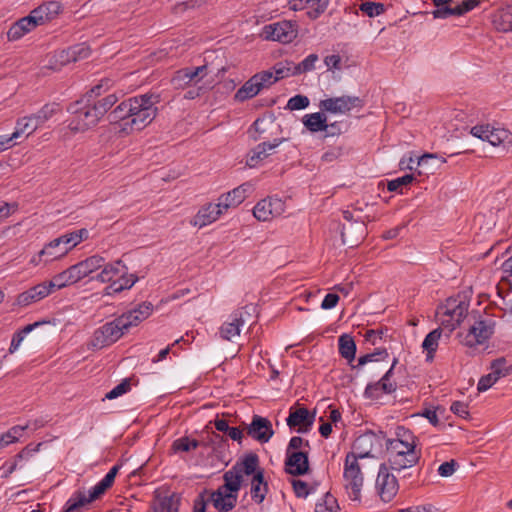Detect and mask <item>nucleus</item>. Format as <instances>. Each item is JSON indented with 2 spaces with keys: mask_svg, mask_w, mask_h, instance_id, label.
I'll use <instances>...</instances> for the list:
<instances>
[{
  "mask_svg": "<svg viewBox=\"0 0 512 512\" xmlns=\"http://www.w3.org/2000/svg\"><path fill=\"white\" fill-rule=\"evenodd\" d=\"M126 318L121 316L107 322L93 333L89 346L94 349H102L118 341L129 330L131 322H124Z\"/></svg>",
  "mask_w": 512,
  "mask_h": 512,
  "instance_id": "6e6552de",
  "label": "nucleus"
},
{
  "mask_svg": "<svg viewBox=\"0 0 512 512\" xmlns=\"http://www.w3.org/2000/svg\"><path fill=\"white\" fill-rule=\"evenodd\" d=\"M397 389V384L391 381H384L380 378L379 381L368 383L364 390V397L366 399L378 400L383 394H391Z\"/></svg>",
  "mask_w": 512,
  "mask_h": 512,
  "instance_id": "c85d7f7f",
  "label": "nucleus"
},
{
  "mask_svg": "<svg viewBox=\"0 0 512 512\" xmlns=\"http://www.w3.org/2000/svg\"><path fill=\"white\" fill-rule=\"evenodd\" d=\"M389 470L391 468L386 463H382L376 478V489L384 502H390L399 489L397 478Z\"/></svg>",
  "mask_w": 512,
  "mask_h": 512,
  "instance_id": "ddd939ff",
  "label": "nucleus"
},
{
  "mask_svg": "<svg viewBox=\"0 0 512 512\" xmlns=\"http://www.w3.org/2000/svg\"><path fill=\"white\" fill-rule=\"evenodd\" d=\"M338 348L339 354L351 364L356 355L354 339L348 334L341 335L338 339Z\"/></svg>",
  "mask_w": 512,
  "mask_h": 512,
  "instance_id": "e433bc0d",
  "label": "nucleus"
},
{
  "mask_svg": "<svg viewBox=\"0 0 512 512\" xmlns=\"http://www.w3.org/2000/svg\"><path fill=\"white\" fill-rule=\"evenodd\" d=\"M347 130V124L344 121H335L328 124V128L324 130L325 137L338 136Z\"/></svg>",
  "mask_w": 512,
  "mask_h": 512,
  "instance_id": "0e129e2a",
  "label": "nucleus"
},
{
  "mask_svg": "<svg viewBox=\"0 0 512 512\" xmlns=\"http://www.w3.org/2000/svg\"><path fill=\"white\" fill-rule=\"evenodd\" d=\"M153 312V305L150 302H142L136 308L129 310L122 315L123 318H126L125 322H131L129 324V329L131 327L137 326L143 320L147 319Z\"/></svg>",
  "mask_w": 512,
  "mask_h": 512,
  "instance_id": "c756f323",
  "label": "nucleus"
},
{
  "mask_svg": "<svg viewBox=\"0 0 512 512\" xmlns=\"http://www.w3.org/2000/svg\"><path fill=\"white\" fill-rule=\"evenodd\" d=\"M38 25L28 15L16 21L8 30L7 37L10 41H16L25 34L35 29Z\"/></svg>",
  "mask_w": 512,
  "mask_h": 512,
  "instance_id": "7c9ffc66",
  "label": "nucleus"
},
{
  "mask_svg": "<svg viewBox=\"0 0 512 512\" xmlns=\"http://www.w3.org/2000/svg\"><path fill=\"white\" fill-rule=\"evenodd\" d=\"M108 489L109 487L101 480L89 490V496L77 490L66 501L62 512H80L83 506L99 499Z\"/></svg>",
  "mask_w": 512,
  "mask_h": 512,
  "instance_id": "9b49d317",
  "label": "nucleus"
},
{
  "mask_svg": "<svg viewBox=\"0 0 512 512\" xmlns=\"http://www.w3.org/2000/svg\"><path fill=\"white\" fill-rule=\"evenodd\" d=\"M295 21L283 20L263 27L262 35L266 40L278 41L283 44L291 43L298 34Z\"/></svg>",
  "mask_w": 512,
  "mask_h": 512,
  "instance_id": "9d476101",
  "label": "nucleus"
},
{
  "mask_svg": "<svg viewBox=\"0 0 512 512\" xmlns=\"http://www.w3.org/2000/svg\"><path fill=\"white\" fill-rule=\"evenodd\" d=\"M359 10L363 12L365 15H367L370 18L379 16L386 11V6L381 2H373V1H363L360 6Z\"/></svg>",
  "mask_w": 512,
  "mask_h": 512,
  "instance_id": "09e8293b",
  "label": "nucleus"
},
{
  "mask_svg": "<svg viewBox=\"0 0 512 512\" xmlns=\"http://www.w3.org/2000/svg\"><path fill=\"white\" fill-rule=\"evenodd\" d=\"M365 105L364 100L357 96H341L323 99L319 103L321 111H326L332 114H345L353 108H363Z\"/></svg>",
  "mask_w": 512,
  "mask_h": 512,
  "instance_id": "f8f14e48",
  "label": "nucleus"
},
{
  "mask_svg": "<svg viewBox=\"0 0 512 512\" xmlns=\"http://www.w3.org/2000/svg\"><path fill=\"white\" fill-rule=\"evenodd\" d=\"M285 140V138H275L271 142L267 141L259 143L247 154L246 165L249 166L250 168L256 167L259 161L269 156V150L275 149Z\"/></svg>",
  "mask_w": 512,
  "mask_h": 512,
  "instance_id": "4be33fe9",
  "label": "nucleus"
},
{
  "mask_svg": "<svg viewBox=\"0 0 512 512\" xmlns=\"http://www.w3.org/2000/svg\"><path fill=\"white\" fill-rule=\"evenodd\" d=\"M119 101L116 93H111L99 100L81 97L70 103L67 111L73 116L68 127L73 132H85L95 127L108 111Z\"/></svg>",
  "mask_w": 512,
  "mask_h": 512,
  "instance_id": "f03ea898",
  "label": "nucleus"
},
{
  "mask_svg": "<svg viewBox=\"0 0 512 512\" xmlns=\"http://www.w3.org/2000/svg\"><path fill=\"white\" fill-rule=\"evenodd\" d=\"M160 102V95L147 93L123 100L114 109H110L107 120L110 124L121 122L123 130L140 131L145 128L157 115L156 104Z\"/></svg>",
  "mask_w": 512,
  "mask_h": 512,
  "instance_id": "f257e3e1",
  "label": "nucleus"
},
{
  "mask_svg": "<svg viewBox=\"0 0 512 512\" xmlns=\"http://www.w3.org/2000/svg\"><path fill=\"white\" fill-rule=\"evenodd\" d=\"M250 189V185L248 183H244L233 190L222 194L218 198V202L220 206L226 211L231 207H237L240 205L247 197V192Z\"/></svg>",
  "mask_w": 512,
  "mask_h": 512,
  "instance_id": "bb28decb",
  "label": "nucleus"
},
{
  "mask_svg": "<svg viewBox=\"0 0 512 512\" xmlns=\"http://www.w3.org/2000/svg\"><path fill=\"white\" fill-rule=\"evenodd\" d=\"M180 497L173 493L159 501L158 506L152 507V512H179Z\"/></svg>",
  "mask_w": 512,
  "mask_h": 512,
  "instance_id": "a19ab883",
  "label": "nucleus"
},
{
  "mask_svg": "<svg viewBox=\"0 0 512 512\" xmlns=\"http://www.w3.org/2000/svg\"><path fill=\"white\" fill-rule=\"evenodd\" d=\"M213 503V506L219 512H229L237 504V493L229 492L224 488L219 487L216 491H213L210 495V499L207 500Z\"/></svg>",
  "mask_w": 512,
  "mask_h": 512,
  "instance_id": "5701e85b",
  "label": "nucleus"
},
{
  "mask_svg": "<svg viewBox=\"0 0 512 512\" xmlns=\"http://www.w3.org/2000/svg\"><path fill=\"white\" fill-rule=\"evenodd\" d=\"M102 270L91 280H97L102 283L110 282L104 289V294L112 296L124 290L130 289L138 281L135 274H128V267L122 260H116L112 263H103Z\"/></svg>",
  "mask_w": 512,
  "mask_h": 512,
  "instance_id": "7ed1b4c3",
  "label": "nucleus"
},
{
  "mask_svg": "<svg viewBox=\"0 0 512 512\" xmlns=\"http://www.w3.org/2000/svg\"><path fill=\"white\" fill-rule=\"evenodd\" d=\"M291 484L295 496L298 498H306L310 493L315 491L316 487H309L308 483L300 479H292Z\"/></svg>",
  "mask_w": 512,
  "mask_h": 512,
  "instance_id": "5fc2aeb1",
  "label": "nucleus"
},
{
  "mask_svg": "<svg viewBox=\"0 0 512 512\" xmlns=\"http://www.w3.org/2000/svg\"><path fill=\"white\" fill-rule=\"evenodd\" d=\"M367 235V227L363 221L345 223L341 228V239L344 245L358 246Z\"/></svg>",
  "mask_w": 512,
  "mask_h": 512,
  "instance_id": "a211bd4d",
  "label": "nucleus"
},
{
  "mask_svg": "<svg viewBox=\"0 0 512 512\" xmlns=\"http://www.w3.org/2000/svg\"><path fill=\"white\" fill-rule=\"evenodd\" d=\"M417 445H405L385 441V462L393 471H402L415 466L421 457V452L416 449Z\"/></svg>",
  "mask_w": 512,
  "mask_h": 512,
  "instance_id": "39448f33",
  "label": "nucleus"
},
{
  "mask_svg": "<svg viewBox=\"0 0 512 512\" xmlns=\"http://www.w3.org/2000/svg\"><path fill=\"white\" fill-rule=\"evenodd\" d=\"M53 240L44 246L39 252L40 257H46L45 262L53 261L65 256L69 252L66 246L53 245Z\"/></svg>",
  "mask_w": 512,
  "mask_h": 512,
  "instance_id": "58836bf2",
  "label": "nucleus"
},
{
  "mask_svg": "<svg viewBox=\"0 0 512 512\" xmlns=\"http://www.w3.org/2000/svg\"><path fill=\"white\" fill-rule=\"evenodd\" d=\"M284 471L294 477L309 473L310 464L307 451H292L287 453L284 461Z\"/></svg>",
  "mask_w": 512,
  "mask_h": 512,
  "instance_id": "dca6fc26",
  "label": "nucleus"
},
{
  "mask_svg": "<svg viewBox=\"0 0 512 512\" xmlns=\"http://www.w3.org/2000/svg\"><path fill=\"white\" fill-rule=\"evenodd\" d=\"M509 131L501 128L490 127L487 140L491 145L498 146L509 138Z\"/></svg>",
  "mask_w": 512,
  "mask_h": 512,
  "instance_id": "864d4df0",
  "label": "nucleus"
},
{
  "mask_svg": "<svg viewBox=\"0 0 512 512\" xmlns=\"http://www.w3.org/2000/svg\"><path fill=\"white\" fill-rule=\"evenodd\" d=\"M493 334V325L484 321L478 320L469 328L468 332L462 336L461 333L458 336L461 342L467 347H475L477 345L484 344Z\"/></svg>",
  "mask_w": 512,
  "mask_h": 512,
  "instance_id": "4468645a",
  "label": "nucleus"
},
{
  "mask_svg": "<svg viewBox=\"0 0 512 512\" xmlns=\"http://www.w3.org/2000/svg\"><path fill=\"white\" fill-rule=\"evenodd\" d=\"M259 84L260 83L257 82V78L252 76L242 85L241 88L237 90L234 95V100L238 102H244L255 97L261 91Z\"/></svg>",
  "mask_w": 512,
  "mask_h": 512,
  "instance_id": "f704fd0d",
  "label": "nucleus"
},
{
  "mask_svg": "<svg viewBox=\"0 0 512 512\" xmlns=\"http://www.w3.org/2000/svg\"><path fill=\"white\" fill-rule=\"evenodd\" d=\"M322 0H290L289 1V7L291 10L298 11L307 9V16L311 20H315L319 18L324 12H319L317 15H315L314 12L316 10L320 9Z\"/></svg>",
  "mask_w": 512,
  "mask_h": 512,
  "instance_id": "473e14b6",
  "label": "nucleus"
},
{
  "mask_svg": "<svg viewBox=\"0 0 512 512\" xmlns=\"http://www.w3.org/2000/svg\"><path fill=\"white\" fill-rule=\"evenodd\" d=\"M130 389H131L130 380L124 379L118 385H116L112 390H110L105 395V398L109 399V400L116 399L119 396H122L123 394L127 393Z\"/></svg>",
  "mask_w": 512,
  "mask_h": 512,
  "instance_id": "4d7b16f0",
  "label": "nucleus"
},
{
  "mask_svg": "<svg viewBox=\"0 0 512 512\" xmlns=\"http://www.w3.org/2000/svg\"><path fill=\"white\" fill-rule=\"evenodd\" d=\"M385 441H392L394 443H400L405 445H417V438L414 436L411 430L404 426H397L394 431L393 438H387Z\"/></svg>",
  "mask_w": 512,
  "mask_h": 512,
  "instance_id": "37998d69",
  "label": "nucleus"
},
{
  "mask_svg": "<svg viewBox=\"0 0 512 512\" xmlns=\"http://www.w3.org/2000/svg\"><path fill=\"white\" fill-rule=\"evenodd\" d=\"M450 410L457 416L466 419L469 416L468 404L461 401H454Z\"/></svg>",
  "mask_w": 512,
  "mask_h": 512,
  "instance_id": "338daca9",
  "label": "nucleus"
},
{
  "mask_svg": "<svg viewBox=\"0 0 512 512\" xmlns=\"http://www.w3.org/2000/svg\"><path fill=\"white\" fill-rule=\"evenodd\" d=\"M493 24L499 32H512V4L502 8L494 15Z\"/></svg>",
  "mask_w": 512,
  "mask_h": 512,
  "instance_id": "72a5a7b5",
  "label": "nucleus"
},
{
  "mask_svg": "<svg viewBox=\"0 0 512 512\" xmlns=\"http://www.w3.org/2000/svg\"><path fill=\"white\" fill-rule=\"evenodd\" d=\"M104 258L99 255H93L86 258L79 263L69 267L74 282L82 280L85 277L90 276L93 272L100 269L103 266Z\"/></svg>",
  "mask_w": 512,
  "mask_h": 512,
  "instance_id": "aec40b11",
  "label": "nucleus"
},
{
  "mask_svg": "<svg viewBox=\"0 0 512 512\" xmlns=\"http://www.w3.org/2000/svg\"><path fill=\"white\" fill-rule=\"evenodd\" d=\"M285 211V202L277 197H267L257 202L253 209L254 217L259 221H268L282 215Z\"/></svg>",
  "mask_w": 512,
  "mask_h": 512,
  "instance_id": "2eb2a0df",
  "label": "nucleus"
},
{
  "mask_svg": "<svg viewBox=\"0 0 512 512\" xmlns=\"http://www.w3.org/2000/svg\"><path fill=\"white\" fill-rule=\"evenodd\" d=\"M456 466L457 462L455 460L443 462L438 468V473L442 477H449L454 473Z\"/></svg>",
  "mask_w": 512,
  "mask_h": 512,
  "instance_id": "774afa93",
  "label": "nucleus"
},
{
  "mask_svg": "<svg viewBox=\"0 0 512 512\" xmlns=\"http://www.w3.org/2000/svg\"><path fill=\"white\" fill-rule=\"evenodd\" d=\"M469 304L457 298H448L446 302L437 309V317L440 321V327L447 330L446 337L461 324L468 313Z\"/></svg>",
  "mask_w": 512,
  "mask_h": 512,
  "instance_id": "0eeeda50",
  "label": "nucleus"
},
{
  "mask_svg": "<svg viewBox=\"0 0 512 512\" xmlns=\"http://www.w3.org/2000/svg\"><path fill=\"white\" fill-rule=\"evenodd\" d=\"M60 111V106L57 103L45 104L37 113L33 114L32 117L38 123V125L44 124L54 114Z\"/></svg>",
  "mask_w": 512,
  "mask_h": 512,
  "instance_id": "49530a36",
  "label": "nucleus"
},
{
  "mask_svg": "<svg viewBox=\"0 0 512 512\" xmlns=\"http://www.w3.org/2000/svg\"><path fill=\"white\" fill-rule=\"evenodd\" d=\"M244 325L243 313L240 310L234 311L229 319L219 328L220 337L223 340L231 341L240 335L241 327Z\"/></svg>",
  "mask_w": 512,
  "mask_h": 512,
  "instance_id": "393cba45",
  "label": "nucleus"
},
{
  "mask_svg": "<svg viewBox=\"0 0 512 512\" xmlns=\"http://www.w3.org/2000/svg\"><path fill=\"white\" fill-rule=\"evenodd\" d=\"M253 77L257 78V82H259V87L262 89L270 87L274 84L277 79L273 76V73L270 71H262L253 75Z\"/></svg>",
  "mask_w": 512,
  "mask_h": 512,
  "instance_id": "bf43d9fd",
  "label": "nucleus"
},
{
  "mask_svg": "<svg viewBox=\"0 0 512 512\" xmlns=\"http://www.w3.org/2000/svg\"><path fill=\"white\" fill-rule=\"evenodd\" d=\"M442 335V328L438 327L429 332L422 343V348L426 351V361L431 362L434 359L435 352L438 348V342Z\"/></svg>",
  "mask_w": 512,
  "mask_h": 512,
  "instance_id": "c9c22d12",
  "label": "nucleus"
},
{
  "mask_svg": "<svg viewBox=\"0 0 512 512\" xmlns=\"http://www.w3.org/2000/svg\"><path fill=\"white\" fill-rule=\"evenodd\" d=\"M53 58L55 63L59 64L60 66H65L71 62H75L70 47L56 51L53 55Z\"/></svg>",
  "mask_w": 512,
  "mask_h": 512,
  "instance_id": "052dcab7",
  "label": "nucleus"
},
{
  "mask_svg": "<svg viewBox=\"0 0 512 512\" xmlns=\"http://www.w3.org/2000/svg\"><path fill=\"white\" fill-rule=\"evenodd\" d=\"M225 211L220 203H209L203 206L194 216L191 224L202 228L216 221L220 215Z\"/></svg>",
  "mask_w": 512,
  "mask_h": 512,
  "instance_id": "b1692460",
  "label": "nucleus"
},
{
  "mask_svg": "<svg viewBox=\"0 0 512 512\" xmlns=\"http://www.w3.org/2000/svg\"><path fill=\"white\" fill-rule=\"evenodd\" d=\"M46 323H47L46 321H37L32 324H28L25 327H23L22 329L16 331L13 334V337H12V340L10 343L9 353L13 354L18 349V347L20 346V344L22 343V341L24 340V338L27 334L32 332L36 327H38L42 324H46Z\"/></svg>",
  "mask_w": 512,
  "mask_h": 512,
  "instance_id": "ea45409f",
  "label": "nucleus"
},
{
  "mask_svg": "<svg viewBox=\"0 0 512 512\" xmlns=\"http://www.w3.org/2000/svg\"><path fill=\"white\" fill-rule=\"evenodd\" d=\"M326 111H319L311 114H306L302 118L303 125L312 133L324 131L328 128Z\"/></svg>",
  "mask_w": 512,
  "mask_h": 512,
  "instance_id": "2f4dec72",
  "label": "nucleus"
},
{
  "mask_svg": "<svg viewBox=\"0 0 512 512\" xmlns=\"http://www.w3.org/2000/svg\"><path fill=\"white\" fill-rule=\"evenodd\" d=\"M506 363H507V361L503 357L497 358L492 361L491 366H490V368H491L490 375H492V377L495 378V381H497L501 377H505V376H508L511 374L512 367L506 366Z\"/></svg>",
  "mask_w": 512,
  "mask_h": 512,
  "instance_id": "de8ad7c7",
  "label": "nucleus"
},
{
  "mask_svg": "<svg viewBox=\"0 0 512 512\" xmlns=\"http://www.w3.org/2000/svg\"><path fill=\"white\" fill-rule=\"evenodd\" d=\"M302 446H306V447L310 448L309 441L303 439L300 436H294V437H292L290 439V441L288 443V446H287V449H286V454L287 453H292V451H297Z\"/></svg>",
  "mask_w": 512,
  "mask_h": 512,
  "instance_id": "69168bd1",
  "label": "nucleus"
},
{
  "mask_svg": "<svg viewBox=\"0 0 512 512\" xmlns=\"http://www.w3.org/2000/svg\"><path fill=\"white\" fill-rule=\"evenodd\" d=\"M26 428L27 426L16 425L11 427L7 432L2 433L8 445L17 442Z\"/></svg>",
  "mask_w": 512,
  "mask_h": 512,
  "instance_id": "e2e57ef3",
  "label": "nucleus"
},
{
  "mask_svg": "<svg viewBox=\"0 0 512 512\" xmlns=\"http://www.w3.org/2000/svg\"><path fill=\"white\" fill-rule=\"evenodd\" d=\"M126 318L121 316L107 322L93 333L89 346L94 349H102L118 341L129 330L131 322H124Z\"/></svg>",
  "mask_w": 512,
  "mask_h": 512,
  "instance_id": "1a4fd4ad",
  "label": "nucleus"
},
{
  "mask_svg": "<svg viewBox=\"0 0 512 512\" xmlns=\"http://www.w3.org/2000/svg\"><path fill=\"white\" fill-rule=\"evenodd\" d=\"M388 356H389V354H388V351L386 348H378V349H375V351L372 353H368L363 356H360L358 358L357 365H352V368L353 369L359 368V367H361L369 362H372V361L385 360L386 358H388Z\"/></svg>",
  "mask_w": 512,
  "mask_h": 512,
  "instance_id": "8fccbe9b",
  "label": "nucleus"
},
{
  "mask_svg": "<svg viewBox=\"0 0 512 512\" xmlns=\"http://www.w3.org/2000/svg\"><path fill=\"white\" fill-rule=\"evenodd\" d=\"M309 104H310V100L307 96L298 94V95L291 97L288 100L286 108L291 111L302 110V109L307 108L309 106Z\"/></svg>",
  "mask_w": 512,
  "mask_h": 512,
  "instance_id": "6e6d98bb",
  "label": "nucleus"
},
{
  "mask_svg": "<svg viewBox=\"0 0 512 512\" xmlns=\"http://www.w3.org/2000/svg\"><path fill=\"white\" fill-rule=\"evenodd\" d=\"M370 455L369 451H361L357 454L349 452L346 455L343 478L348 496L352 501H360L364 481L358 459L367 458L370 457Z\"/></svg>",
  "mask_w": 512,
  "mask_h": 512,
  "instance_id": "20e7f679",
  "label": "nucleus"
},
{
  "mask_svg": "<svg viewBox=\"0 0 512 512\" xmlns=\"http://www.w3.org/2000/svg\"><path fill=\"white\" fill-rule=\"evenodd\" d=\"M387 332H388L387 327H380L378 329H368L365 332L364 338L366 341H368L372 345H376V340L383 339L384 336L387 334Z\"/></svg>",
  "mask_w": 512,
  "mask_h": 512,
  "instance_id": "680f3d73",
  "label": "nucleus"
},
{
  "mask_svg": "<svg viewBox=\"0 0 512 512\" xmlns=\"http://www.w3.org/2000/svg\"><path fill=\"white\" fill-rule=\"evenodd\" d=\"M415 180L416 177L414 174H405L401 177L389 181L387 184V189L390 192H398L402 194V187L410 185Z\"/></svg>",
  "mask_w": 512,
  "mask_h": 512,
  "instance_id": "3c124183",
  "label": "nucleus"
},
{
  "mask_svg": "<svg viewBox=\"0 0 512 512\" xmlns=\"http://www.w3.org/2000/svg\"><path fill=\"white\" fill-rule=\"evenodd\" d=\"M246 432L260 443H267L274 435L270 420L257 414L253 415L251 423L246 425Z\"/></svg>",
  "mask_w": 512,
  "mask_h": 512,
  "instance_id": "f3484780",
  "label": "nucleus"
},
{
  "mask_svg": "<svg viewBox=\"0 0 512 512\" xmlns=\"http://www.w3.org/2000/svg\"><path fill=\"white\" fill-rule=\"evenodd\" d=\"M62 10V5L59 1H46L34 8L29 17L39 26L54 19Z\"/></svg>",
  "mask_w": 512,
  "mask_h": 512,
  "instance_id": "412c9836",
  "label": "nucleus"
},
{
  "mask_svg": "<svg viewBox=\"0 0 512 512\" xmlns=\"http://www.w3.org/2000/svg\"><path fill=\"white\" fill-rule=\"evenodd\" d=\"M444 162L445 159L439 158L436 154H424L417 158V173L418 175L433 174L434 166Z\"/></svg>",
  "mask_w": 512,
  "mask_h": 512,
  "instance_id": "4c0bfd02",
  "label": "nucleus"
},
{
  "mask_svg": "<svg viewBox=\"0 0 512 512\" xmlns=\"http://www.w3.org/2000/svg\"><path fill=\"white\" fill-rule=\"evenodd\" d=\"M250 476H252L250 489L251 498L257 504H260L264 501L269 491L268 483L264 478V469L258 465L257 468H255V472Z\"/></svg>",
  "mask_w": 512,
  "mask_h": 512,
  "instance_id": "a878e982",
  "label": "nucleus"
},
{
  "mask_svg": "<svg viewBox=\"0 0 512 512\" xmlns=\"http://www.w3.org/2000/svg\"><path fill=\"white\" fill-rule=\"evenodd\" d=\"M338 510L337 500L329 492L325 494L323 502L315 506V512H339Z\"/></svg>",
  "mask_w": 512,
  "mask_h": 512,
  "instance_id": "603ef678",
  "label": "nucleus"
},
{
  "mask_svg": "<svg viewBox=\"0 0 512 512\" xmlns=\"http://www.w3.org/2000/svg\"><path fill=\"white\" fill-rule=\"evenodd\" d=\"M315 421V413H310L306 407L290 408L286 423L290 428L299 427L297 432L307 433Z\"/></svg>",
  "mask_w": 512,
  "mask_h": 512,
  "instance_id": "6ab92c4d",
  "label": "nucleus"
},
{
  "mask_svg": "<svg viewBox=\"0 0 512 512\" xmlns=\"http://www.w3.org/2000/svg\"><path fill=\"white\" fill-rule=\"evenodd\" d=\"M193 81H195V79L188 67L176 71L171 79V83L176 89H183Z\"/></svg>",
  "mask_w": 512,
  "mask_h": 512,
  "instance_id": "c03bdc74",
  "label": "nucleus"
},
{
  "mask_svg": "<svg viewBox=\"0 0 512 512\" xmlns=\"http://www.w3.org/2000/svg\"><path fill=\"white\" fill-rule=\"evenodd\" d=\"M70 50L75 62L88 58L91 53L90 48L85 43L70 46Z\"/></svg>",
  "mask_w": 512,
  "mask_h": 512,
  "instance_id": "13d9d810",
  "label": "nucleus"
},
{
  "mask_svg": "<svg viewBox=\"0 0 512 512\" xmlns=\"http://www.w3.org/2000/svg\"><path fill=\"white\" fill-rule=\"evenodd\" d=\"M72 284H75L74 282V279L71 275V272L68 269H66L65 271L55 275L52 280H50L49 282H47V286L49 289H51V292L57 288V289H61L63 287H66V286H69V285H72Z\"/></svg>",
  "mask_w": 512,
  "mask_h": 512,
  "instance_id": "a18cd8bd",
  "label": "nucleus"
},
{
  "mask_svg": "<svg viewBox=\"0 0 512 512\" xmlns=\"http://www.w3.org/2000/svg\"><path fill=\"white\" fill-rule=\"evenodd\" d=\"M50 293L51 289L48 288L47 282H43L20 293L17 297V304L20 306H27L45 298Z\"/></svg>",
  "mask_w": 512,
  "mask_h": 512,
  "instance_id": "cd10ccee",
  "label": "nucleus"
},
{
  "mask_svg": "<svg viewBox=\"0 0 512 512\" xmlns=\"http://www.w3.org/2000/svg\"><path fill=\"white\" fill-rule=\"evenodd\" d=\"M38 126V123H36L32 116L23 117L17 121L15 131L12 133L13 137H15L16 140L24 134L28 136L32 134Z\"/></svg>",
  "mask_w": 512,
  "mask_h": 512,
  "instance_id": "79ce46f5",
  "label": "nucleus"
},
{
  "mask_svg": "<svg viewBox=\"0 0 512 512\" xmlns=\"http://www.w3.org/2000/svg\"><path fill=\"white\" fill-rule=\"evenodd\" d=\"M259 464V456L254 452L246 453L242 458L236 461L232 468L223 475L224 484L221 488L229 492L238 493L242 486L243 475L250 476L255 472Z\"/></svg>",
  "mask_w": 512,
  "mask_h": 512,
  "instance_id": "423d86ee",
  "label": "nucleus"
}]
</instances>
